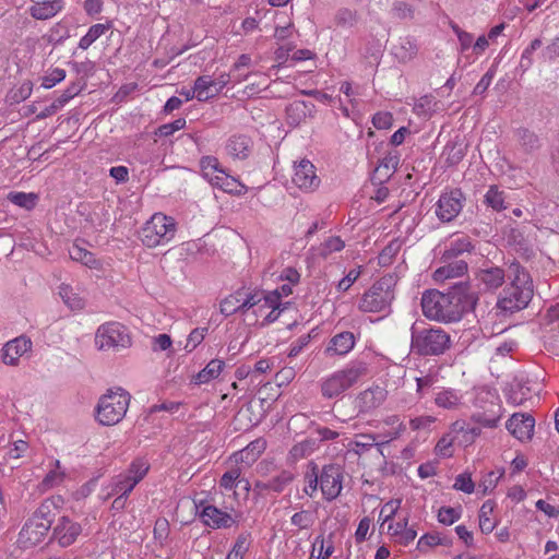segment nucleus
<instances>
[{
    "instance_id": "09e8293b",
    "label": "nucleus",
    "mask_w": 559,
    "mask_h": 559,
    "mask_svg": "<svg viewBox=\"0 0 559 559\" xmlns=\"http://www.w3.org/2000/svg\"><path fill=\"white\" fill-rule=\"evenodd\" d=\"M249 544H250V534L249 533L240 534L237 537L231 550L228 552L227 556L236 558V559H243L245 554L249 549Z\"/></svg>"
},
{
    "instance_id": "7ed1b4c3",
    "label": "nucleus",
    "mask_w": 559,
    "mask_h": 559,
    "mask_svg": "<svg viewBox=\"0 0 559 559\" xmlns=\"http://www.w3.org/2000/svg\"><path fill=\"white\" fill-rule=\"evenodd\" d=\"M452 345L450 334L439 326H411V352L420 357L443 355Z\"/></svg>"
},
{
    "instance_id": "69168bd1",
    "label": "nucleus",
    "mask_w": 559,
    "mask_h": 559,
    "mask_svg": "<svg viewBox=\"0 0 559 559\" xmlns=\"http://www.w3.org/2000/svg\"><path fill=\"white\" fill-rule=\"evenodd\" d=\"M454 429L464 433L465 441L473 442L477 438L481 430L479 427L466 426L463 421H455L453 425Z\"/></svg>"
},
{
    "instance_id": "5fc2aeb1",
    "label": "nucleus",
    "mask_w": 559,
    "mask_h": 559,
    "mask_svg": "<svg viewBox=\"0 0 559 559\" xmlns=\"http://www.w3.org/2000/svg\"><path fill=\"white\" fill-rule=\"evenodd\" d=\"M290 522L294 526H297L300 530H306L312 526V524L314 523V518L311 514V512L302 510L300 512L295 513L292 516Z\"/></svg>"
},
{
    "instance_id": "f257e3e1",
    "label": "nucleus",
    "mask_w": 559,
    "mask_h": 559,
    "mask_svg": "<svg viewBox=\"0 0 559 559\" xmlns=\"http://www.w3.org/2000/svg\"><path fill=\"white\" fill-rule=\"evenodd\" d=\"M477 296L466 284H455L448 293L427 290L421 297V310L429 320L456 322L467 311L474 310Z\"/></svg>"
},
{
    "instance_id": "c85d7f7f",
    "label": "nucleus",
    "mask_w": 559,
    "mask_h": 559,
    "mask_svg": "<svg viewBox=\"0 0 559 559\" xmlns=\"http://www.w3.org/2000/svg\"><path fill=\"white\" fill-rule=\"evenodd\" d=\"M484 203L497 212L506 210V192L500 190L497 186H490L485 193Z\"/></svg>"
},
{
    "instance_id": "f8f14e48",
    "label": "nucleus",
    "mask_w": 559,
    "mask_h": 559,
    "mask_svg": "<svg viewBox=\"0 0 559 559\" xmlns=\"http://www.w3.org/2000/svg\"><path fill=\"white\" fill-rule=\"evenodd\" d=\"M293 183L300 190L309 192L316 190L320 185V179L316 175L313 164L308 159H301L294 165Z\"/></svg>"
},
{
    "instance_id": "9b49d317",
    "label": "nucleus",
    "mask_w": 559,
    "mask_h": 559,
    "mask_svg": "<svg viewBox=\"0 0 559 559\" xmlns=\"http://www.w3.org/2000/svg\"><path fill=\"white\" fill-rule=\"evenodd\" d=\"M319 478L322 495L328 501H332L340 496L343 483V469L340 465H325Z\"/></svg>"
},
{
    "instance_id": "774afa93",
    "label": "nucleus",
    "mask_w": 559,
    "mask_h": 559,
    "mask_svg": "<svg viewBox=\"0 0 559 559\" xmlns=\"http://www.w3.org/2000/svg\"><path fill=\"white\" fill-rule=\"evenodd\" d=\"M454 488L465 493H472L474 491L475 485L469 475L460 474L455 478Z\"/></svg>"
},
{
    "instance_id": "c9c22d12",
    "label": "nucleus",
    "mask_w": 559,
    "mask_h": 559,
    "mask_svg": "<svg viewBox=\"0 0 559 559\" xmlns=\"http://www.w3.org/2000/svg\"><path fill=\"white\" fill-rule=\"evenodd\" d=\"M193 88L197 93V99L199 102H206L215 96L212 79L207 75L199 76L194 81Z\"/></svg>"
},
{
    "instance_id": "aec40b11",
    "label": "nucleus",
    "mask_w": 559,
    "mask_h": 559,
    "mask_svg": "<svg viewBox=\"0 0 559 559\" xmlns=\"http://www.w3.org/2000/svg\"><path fill=\"white\" fill-rule=\"evenodd\" d=\"M203 523L213 528H228L234 524V520L227 512L217 509L214 506H206L201 512Z\"/></svg>"
},
{
    "instance_id": "5701e85b",
    "label": "nucleus",
    "mask_w": 559,
    "mask_h": 559,
    "mask_svg": "<svg viewBox=\"0 0 559 559\" xmlns=\"http://www.w3.org/2000/svg\"><path fill=\"white\" fill-rule=\"evenodd\" d=\"M418 49L417 40L412 36L401 37L392 48L394 56L401 62L413 60L417 56Z\"/></svg>"
},
{
    "instance_id": "a19ab883",
    "label": "nucleus",
    "mask_w": 559,
    "mask_h": 559,
    "mask_svg": "<svg viewBox=\"0 0 559 559\" xmlns=\"http://www.w3.org/2000/svg\"><path fill=\"white\" fill-rule=\"evenodd\" d=\"M109 24H94L87 33L80 39L79 47L81 49H87L94 41H96L108 28Z\"/></svg>"
},
{
    "instance_id": "13d9d810",
    "label": "nucleus",
    "mask_w": 559,
    "mask_h": 559,
    "mask_svg": "<svg viewBox=\"0 0 559 559\" xmlns=\"http://www.w3.org/2000/svg\"><path fill=\"white\" fill-rule=\"evenodd\" d=\"M66 79V71L63 69L56 68L48 72L41 80V86L44 88H51L56 84L60 83Z\"/></svg>"
},
{
    "instance_id": "72a5a7b5",
    "label": "nucleus",
    "mask_w": 559,
    "mask_h": 559,
    "mask_svg": "<svg viewBox=\"0 0 559 559\" xmlns=\"http://www.w3.org/2000/svg\"><path fill=\"white\" fill-rule=\"evenodd\" d=\"M265 441L257 439L250 442L246 449L234 454L236 462L255 461L257 456L264 450Z\"/></svg>"
},
{
    "instance_id": "e433bc0d",
    "label": "nucleus",
    "mask_w": 559,
    "mask_h": 559,
    "mask_svg": "<svg viewBox=\"0 0 559 559\" xmlns=\"http://www.w3.org/2000/svg\"><path fill=\"white\" fill-rule=\"evenodd\" d=\"M136 486V479H131L126 474H119L112 479L111 491L109 495H124L128 496Z\"/></svg>"
},
{
    "instance_id": "603ef678",
    "label": "nucleus",
    "mask_w": 559,
    "mask_h": 559,
    "mask_svg": "<svg viewBox=\"0 0 559 559\" xmlns=\"http://www.w3.org/2000/svg\"><path fill=\"white\" fill-rule=\"evenodd\" d=\"M148 464L144 462L143 460H135L130 465L129 469L126 475L131 477V479H136V485L144 478L146 473L148 472Z\"/></svg>"
},
{
    "instance_id": "4be33fe9",
    "label": "nucleus",
    "mask_w": 559,
    "mask_h": 559,
    "mask_svg": "<svg viewBox=\"0 0 559 559\" xmlns=\"http://www.w3.org/2000/svg\"><path fill=\"white\" fill-rule=\"evenodd\" d=\"M63 8L62 0H47L34 3L28 12L36 20H48L53 17Z\"/></svg>"
},
{
    "instance_id": "cd10ccee",
    "label": "nucleus",
    "mask_w": 559,
    "mask_h": 559,
    "mask_svg": "<svg viewBox=\"0 0 559 559\" xmlns=\"http://www.w3.org/2000/svg\"><path fill=\"white\" fill-rule=\"evenodd\" d=\"M225 362L219 359L211 360L195 377L194 382L197 384L207 383L211 380L217 378L222 372Z\"/></svg>"
},
{
    "instance_id": "6e6552de",
    "label": "nucleus",
    "mask_w": 559,
    "mask_h": 559,
    "mask_svg": "<svg viewBox=\"0 0 559 559\" xmlns=\"http://www.w3.org/2000/svg\"><path fill=\"white\" fill-rule=\"evenodd\" d=\"M130 394L121 388L109 390L97 405V420L104 426H112L122 420L130 404Z\"/></svg>"
},
{
    "instance_id": "4c0bfd02",
    "label": "nucleus",
    "mask_w": 559,
    "mask_h": 559,
    "mask_svg": "<svg viewBox=\"0 0 559 559\" xmlns=\"http://www.w3.org/2000/svg\"><path fill=\"white\" fill-rule=\"evenodd\" d=\"M493 512V503L486 501L479 511V528L483 533L489 534L496 526L495 521L491 519Z\"/></svg>"
},
{
    "instance_id": "e2e57ef3",
    "label": "nucleus",
    "mask_w": 559,
    "mask_h": 559,
    "mask_svg": "<svg viewBox=\"0 0 559 559\" xmlns=\"http://www.w3.org/2000/svg\"><path fill=\"white\" fill-rule=\"evenodd\" d=\"M286 305H288V302H286L285 305L282 304L281 294L278 293L277 302L273 306H270V309L264 314L263 321L261 324L265 325V324L275 322L278 319L281 312L286 308Z\"/></svg>"
},
{
    "instance_id": "ddd939ff",
    "label": "nucleus",
    "mask_w": 559,
    "mask_h": 559,
    "mask_svg": "<svg viewBox=\"0 0 559 559\" xmlns=\"http://www.w3.org/2000/svg\"><path fill=\"white\" fill-rule=\"evenodd\" d=\"M506 427L519 441H530L534 435L535 419L531 414L515 413L509 418Z\"/></svg>"
},
{
    "instance_id": "3c124183",
    "label": "nucleus",
    "mask_w": 559,
    "mask_h": 559,
    "mask_svg": "<svg viewBox=\"0 0 559 559\" xmlns=\"http://www.w3.org/2000/svg\"><path fill=\"white\" fill-rule=\"evenodd\" d=\"M241 471L240 468H231L230 471L223 474L219 485L226 490H231L234 487H236L238 484L243 481V479H240Z\"/></svg>"
},
{
    "instance_id": "6ab92c4d",
    "label": "nucleus",
    "mask_w": 559,
    "mask_h": 559,
    "mask_svg": "<svg viewBox=\"0 0 559 559\" xmlns=\"http://www.w3.org/2000/svg\"><path fill=\"white\" fill-rule=\"evenodd\" d=\"M492 401L490 402V408L484 412H477L472 415L471 419L486 428L497 427L501 416L502 406L498 402L499 399L496 395H491Z\"/></svg>"
},
{
    "instance_id": "37998d69",
    "label": "nucleus",
    "mask_w": 559,
    "mask_h": 559,
    "mask_svg": "<svg viewBox=\"0 0 559 559\" xmlns=\"http://www.w3.org/2000/svg\"><path fill=\"white\" fill-rule=\"evenodd\" d=\"M358 19L359 15L356 10L342 8L335 13L334 22L337 26L341 27H353L357 24Z\"/></svg>"
},
{
    "instance_id": "dca6fc26",
    "label": "nucleus",
    "mask_w": 559,
    "mask_h": 559,
    "mask_svg": "<svg viewBox=\"0 0 559 559\" xmlns=\"http://www.w3.org/2000/svg\"><path fill=\"white\" fill-rule=\"evenodd\" d=\"M81 531L82 528L79 523L72 522L67 516H62L53 528V535L62 547H68L76 540Z\"/></svg>"
},
{
    "instance_id": "412c9836",
    "label": "nucleus",
    "mask_w": 559,
    "mask_h": 559,
    "mask_svg": "<svg viewBox=\"0 0 559 559\" xmlns=\"http://www.w3.org/2000/svg\"><path fill=\"white\" fill-rule=\"evenodd\" d=\"M433 401L440 408L454 411L461 406L462 395L455 389L442 386L435 393Z\"/></svg>"
},
{
    "instance_id": "49530a36",
    "label": "nucleus",
    "mask_w": 559,
    "mask_h": 559,
    "mask_svg": "<svg viewBox=\"0 0 559 559\" xmlns=\"http://www.w3.org/2000/svg\"><path fill=\"white\" fill-rule=\"evenodd\" d=\"M416 394L419 399H424L430 389L438 381L437 373L428 372L424 376L416 377Z\"/></svg>"
},
{
    "instance_id": "9d476101",
    "label": "nucleus",
    "mask_w": 559,
    "mask_h": 559,
    "mask_svg": "<svg viewBox=\"0 0 559 559\" xmlns=\"http://www.w3.org/2000/svg\"><path fill=\"white\" fill-rule=\"evenodd\" d=\"M465 198L460 189L442 193L436 205V215L443 223L452 222L462 211Z\"/></svg>"
},
{
    "instance_id": "c03bdc74",
    "label": "nucleus",
    "mask_w": 559,
    "mask_h": 559,
    "mask_svg": "<svg viewBox=\"0 0 559 559\" xmlns=\"http://www.w3.org/2000/svg\"><path fill=\"white\" fill-rule=\"evenodd\" d=\"M69 253L70 258L73 261L81 262L82 264L88 267H95L97 265V260L95 255L92 252L87 251L86 249L81 248L76 245L70 249Z\"/></svg>"
},
{
    "instance_id": "680f3d73",
    "label": "nucleus",
    "mask_w": 559,
    "mask_h": 559,
    "mask_svg": "<svg viewBox=\"0 0 559 559\" xmlns=\"http://www.w3.org/2000/svg\"><path fill=\"white\" fill-rule=\"evenodd\" d=\"M461 516V512L457 509L451 507H442L438 512V520L440 523L451 525L457 521Z\"/></svg>"
},
{
    "instance_id": "f704fd0d",
    "label": "nucleus",
    "mask_w": 559,
    "mask_h": 559,
    "mask_svg": "<svg viewBox=\"0 0 559 559\" xmlns=\"http://www.w3.org/2000/svg\"><path fill=\"white\" fill-rule=\"evenodd\" d=\"M399 162L400 159L397 155H386L381 159L378 167L376 168L374 177H377L380 181L390 178V176L396 169Z\"/></svg>"
},
{
    "instance_id": "f3484780",
    "label": "nucleus",
    "mask_w": 559,
    "mask_h": 559,
    "mask_svg": "<svg viewBox=\"0 0 559 559\" xmlns=\"http://www.w3.org/2000/svg\"><path fill=\"white\" fill-rule=\"evenodd\" d=\"M356 338L352 332L345 331L337 333L330 340L326 348L324 349V354L326 356L346 355L354 348Z\"/></svg>"
},
{
    "instance_id": "4d7b16f0",
    "label": "nucleus",
    "mask_w": 559,
    "mask_h": 559,
    "mask_svg": "<svg viewBox=\"0 0 559 559\" xmlns=\"http://www.w3.org/2000/svg\"><path fill=\"white\" fill-rule=\"evenodd\" d=\"M207 332V329L206 328H202V329H194L190 332L188 338H187V343L185 345V349L190 353L192 352L193 349L197 348L198 345H200L204 337H205V334Z\"/></svg>"
},
{
    "instance_id": "bf43d9fd",
    "label": "nucleus",
    "mask_w": 559,
    "mask_h": 559,
    "mask_svg": "<svg viewBox=\"0 0 559 559\" xmlns=\"http://www.w3.org/2000/svg\"><path fill=\"white\" fill-rule=\"evenodd\" d=\"M186 127V119L185 118H178L175 121L170 123H165L158 127V129L155 131L156 135L159 136H169L173 133H175L178 130H181Z\"/></svg>"
},
{
    "instance_id": "a18cd8bd",
    "label": "nucleus",
    "mask_w": 559,
    "mask_h": 559,
    "mask_svg": "<svg viewBox=\"0 0 559 559\" xmlns=\"http://www.w3.org/2000/svg\"><path fill=\"white\" fill-rule=\"evenodd\" d=\"M436 110L437 102L432 95H425L420 97L414 106V111L418 116L429 117Z\"/></svg>"
},
{
    "instance_id": "2eb2a0df",
    "label": "nucleus",
    "mask_w": 559,
    "mask_h": 559,
    "mask_svg": "<svg viewBox=\"0 0 559 559\" xmlns=\"http://www.w3.org/2000/svg\"><path fill=\"white\" fill-rule=\"evenodd\" d=\"M476 280L485 290L492 292L502 286L506 281V274L499 266L487 265L477 271Z\"/></svg>"
},
{
    "instance_id": "58836bf2",
    "label": "nucleus",
    "mask_w": 559,
    "mask_h": 559,
    "mask_svg": "<svg viewBox=\"0 0 559 559\" xmlns=\"http://www.w3.org/2000/svg\"><path fill=\"white\" fill-rule=\"evenodd\" d=\"M237 311L245 312V309L242 307V293H240V292L236 293L235 295H230V296L226 297L221 302V312L225 317H229Z\"/></svg>"
},
{
    "instance_id": "20e7f679",
    "label": "nucleus",
    "mask_w": 559,
    "mask_h": 559,
    "mask_svg": "<svg viewBox=\"0 0 559 559\" xmlns=\"http://www.w3.org/2000/svg\"><path fill=\"white\" fill-rule=\"evenodd\" d=\"M57 514V506L52 499L44 500L33 516L22 527L19 537L24 547L38 545L47 535Z\"/></svg>"
},
{
    "instance_id": "338daca9",
    "label": "nucleus",
    "mask_w": 559,
    "mask_h": 559,
    "mask_svg": "<svg viewBox=\"0 0 559 559\" xmlns=\"http://www.w3.org/2000/svg\"><path fill=\"white\" fill-rule=\"evenodd\" d=\"M392 13L395 17L404 20L412 19L414 11L409 4L404 1H396L393 3Z\"/></svg>"
},
{
    "instance_id": "4468645a",
    "label": "nucleus",
    "mask_w": 559,
    "mask_h": 559,
    "mask_svg": "<svg viewBox=\"0 0 559 559\" xmlns=\"http://www.w3.org/2000/svg\"><path fill=\"white\" fill-rule=\"evenodd\" d=\"M32 347V342L25 336H19L9 341L2 347V361L5 365L16 366L20 357L28 352Z\"/></svg>"
},
{
    "instance_id": "7c9ffc66",
    "label": "nucleus",
    "mask_w": 559,
    "mask_h": 559,
    "mask_svg": "<svg viewBox=\"0 0 559 559\" xmlns=\"http://www.w3.org/2000/svg\"><path fill=\"white\" fill-rule=\"evenodd\" d=\"M215 179L217 180L213 183V186L221 188L223 191L228 193L241 194L246 189L242 183H240L237 179L229 176L225 171L218 174V177H215Z\"/></svg>"
},
{
    "instance_id": "79ce46f5",
    "label": "nucleus",
    "mask_w": 559,
    "mask_h": 559,
    "mask_svg": "<svg viewBox=\"0 0 559 559\" xmlns=\"http://www.w3.org/2000/svg\"><path fill=\"white\" fill-rule=\"evenodd\" d=\"M66 474L60 469V462L55 461V468L51 469L41 480L40 487L44 490L59 486L64 480Z\"/></svg>"
},
{
    "instance_id": "1a4fd4ad",
    "label": "nucleus",
    "mask_w": 559,
    "mask_h": 559,
    "mask_svg": "<svg viewBox=\"0 0 559 559\" xmlns=\"http://www.w3.org/2000/svg\"><path fill=\"white\" fill-rule=\"evenodd\" d=\"M95 344L98 349L105 350L112 347H128L131 340L122 324L109 322L97 329Z\"/></svg>"
},
{
    "instance_id": "473e14b6",
    "label": "nucleus",
    "mask_w": 559,
    "mask_h": 559,
    "mask_svg": "<svg viewBox=\"0 0 559 559\" xmlns=\"http://www.w3.org/2000/svg\"><path fill=\"white\" fill-rule=\"evenodd\" d=\"M473 249L472 242L467 236H462L450 241L443 257L447 259L456 258L464 252Z\"/></svg>"
},
{
    "instance_id": "0eeeda50",
    "label": "nucleus",
    "mask_w": 559,
    "mask_h": 559,
    "mask_svg": "<svg viewBox=\"0 0 559 559\" xmlns=\"http://www.w3.org/2000/svg\"><path fill=\"white\" fill-rule=\"evenodd\" d=\"M176 221L163 213H155L141 228L140 238L147 248L169 243L176 235Z\"/></svg>"
},
{
    "instance_id": "8fccbe9b",
    "label": "nucleus",
    "mask_w": 559,
    "mask_h": 559,
    "mask_svg": "<svg viewBox=\"0 0 559 559\" xmlns=\"http://www.w3.org/2000/svg\"><path fill=\"white\" fill-rule=\"evenodd\" d=\"M307 105L305 102H294L286 108L287 118L290 123L298 124L306 117Z\"/></svg>"
},
{
    "instance_id": "423d86ee",
    "label": "nucleus",
    "mask_w": 559,
    "mask_h": 559,
    "mask_svg": "<svg viewBox=\"0 0 559 559\" xmlns=\"http://www.w3.org/2000/svg\"><path fill=\"white\" fill-rule=\"evenodd\" d=\"M397 278L393 274L380 277L361 296L358 308L362 312H389L395 298Z\"/></svg>"
},
{
    "instance_id": "b1692460",
    "label": "nucleus",
    "mask_w": 559,
    "mask_h": 559,
    "mask_svg": "<svg viewBox=\"0 0 559 559\" xmlns=\"http://www.w3.org/2000/svg\"><path fill=\"white\" fill-rule=\"evenodd\" d=\"M467 272V263L464 260H454L445 265L438 267L433 272L436 282H444L445 280L456 278Z\"/></svg>"
},
{
    "instance_id": "ea45409f",
    "label": "nucleus",
    "mask_w": 559,
    "mask_h": 559,
    "mask_svg": "<svg viewBox=\"0 0 559 559\" xmlns=\"http://www.w3.org/2000/svg\"><path fill=\"white\" fill-rule=\"evenodd\" d=\"M8 200L22 209L32 210L36 206L38 197L35 193L10 192Z\"/></svg>"
},
{
    "instance_id": "052dcab7",
    "label": "nucleus",
    "mask_w": 559,
    "mask_h": 559,
    "mask_svg": "<svg viewBox=\"0 0 559 559\" xmlns=\"http://www.w3.org/2000/svg\"><path fill=\"white\" fill-rule=\"evenodd\" d=\"M306 479L307 486L305 487L304 491L309 497H312L318 489V485L320 484L319 472L316 464H312L311 472L306 474Z\"/></svg>"
},
{
    "instance_id": "864d4df0",
    "label": "nucleus",
    "mask_w": 559,
    "mask_h": 559,
    "mask_svg": "<svg viewBox=\"0 0 559 559\" xmlns=\"http://www.w3.org/2000/svg\"><path fill=\"white\" fill-rule=\"evenodd\" d=\"M277 298H278V290L275 289V290H272V292H269L264 299H262V301H260L258 304V306L255 307V309L253 310V314H255L257 317H264V314L266 313V310L270 309V306H273L277 302Z\"/></svg>"
},
{
    "instance_id": "c756f323",
    "label": "nucleus",
    "mask_w": 559,
    "mask_h": 559,
    "mask_svg": "<svg viewBox=\"0 0 559 559\" xmlns=\"http://www.w3.org/2000/svg\"><path fill=\"white\" fill-rule=\"evenodd\" d=\"M200 167L203 177L207 179L212 186L217 180L215 177H218V174L225 171L219 167L217 158L213 156H203L200 160Z\"/></svg>"
},
{
    "instance_id": "a878e982",
    "label": "nucleus",
    "mask_w": 559,
    "mask_h": 559,
    "mask_svg": "<svg viewBox=\"0 0 559 559\" xmlns=\"http://www.w3.org/2000/svg\"><path fill=\"white\" fill-rule=\"evenodd\" d=\"M516 141L525 153H532L542 146L539 136L527 128H520L515 131Z\"/></svg>"
},
{
    "instance_id": "a211bd4d",
    "label": "nucleus",
    "mask_w": 559,
    "mask_h": 559,
    "mask_svg": "<svg viewBox=\"0 0 559 559\" xmlns=\"http://www.w3.org/2000/svg\"><path fill=\"white\" fill-rule=\"evenodd\" d=\"M386 392L380 386L365 390L356 399L359 413H368L379 407L385 400Z\"/></svg>"
},
{
    "instance_id": "0e129e2a",
    "label": "nucleus",
    "mask_w": 559,
    "mask_h": 559,
    "mask_svg": "<svg viewBox=\"0 0 559 559\" xmlns=\"http://www.w3.org/2000/svg\"><path fill=\"white\" fill-rule=\"evenodd\" d=\"M451 28L457 36L461 51H465V50L469 49L473 45V39H474L473 35L471 33H467V32L463 31L462 28H460L459 25H456V24H452Z\"/></svg>"
},
{
    "instance_id": "f03ea898",
    "label": "nucleus",
    "mask_w": 559,
    "mask_h": 559,
    "mask_svg": "<svg viewBox=\"0 0 559 559\" xmlns=\"http://www.w3.org/2000/svg\"><path fill=\"white\" fill-rule=\"evenodd\" d=\"M511 283L498 299L497 307L504 312L524 309L533 297V283L530 274L519 264L509 267Z\"/></svg>"
},
{
    "instance_id": "de8ad7c7",
    "label": "nucleus",
    "mask_w": 559,
    "mask_h": 559,
    "mask_svg": "<svg viewBox=\"0 0 559 559\" xmlns=\"http://www.w3.org/2000/svg\"><path fill=\"white\" fill-rule=\"evenodd\" d=\"M294 474L289 471H282L278 475L269 479V488H271V491L280 493L294 480Z\"/></svg>"
},
{
    "instance_id": "393cba45",
    "label": "nucleus",
    "mask_w": 559,
    "mask_h": 559,
    "mask_svg": "<svg viewBox=\"0 0 559 559\" xmlns=\"http://www.w3.org/2000/svg\"><path fill=\"white\" fill-rule=\"evenodd\" d=\"M251 148V140L247 135H234L227 144L226 151L234 158L245 159L249 156Z\"/></svg>"
},
{
    "instance_id": "bb28decb",
    "label": "nucleus",
    "mask_w": 559,
    "mask_h": 559,
    "mask_svg": "<svg viewBox=\"0 0 559 559\" xmlns=\"http://www.w3.org/2000/svg\"><path fill=\"white\" fill-rule=\"evenodd\" d=\"M59 295L71 310H82L85 307V298L70 285H60Z\"/></svg>"
},
{
    "instance_id": "6e6d98bb",
    "label": "nucleus",
    "mask_w": 559,
    "mask_h": 559,
    "mask_svg": "<svg viewBox=\"0 0 559 559\" xmlns=\"http://www.w3.org/2000/svg\"><path fill=\"white\" fill-rule=\"evenodd\" d=\"M33 91V84L31 81L23 82L19 87L11 91L10 93V99L13 103H21L25 99H27Z\"/></svg>"
},
{
    "instance_id": "2f4dec72",
    "label": "nucleus",
    "mask_w": 559,
    "mask_h": 559,
    "mask_svg": "<svg viewBox=\"0 0 559 559\" xmlns=\"http://www.w3.org/2000/svg\"><path fill=\"white\" fill-rule=\"evenodd\" d=\"M383 424L391 427V430L386 433L379 435L382 444L397 439L405 430V426L397 415L388 416L383 420Z\"/></svg>"
},
{
    "instance_id": "39448f33",
    "label": "nucleus",
    "mask_w": 559,
    "mask_h": 559,
    "mask_svg": "<svg viewBox=\"0 0 559 559\" xmlns=\"http://www.w3.org/2000/svg\"><path fill=\"white\" fill-rule=\"evenodd\" d=\"M368 372L366 362L353 361L344 369L336 370L323 378L320 382V391L325 399H335L341 396L347 390L353 388Z\"/></svg>"
}]
</instances>
